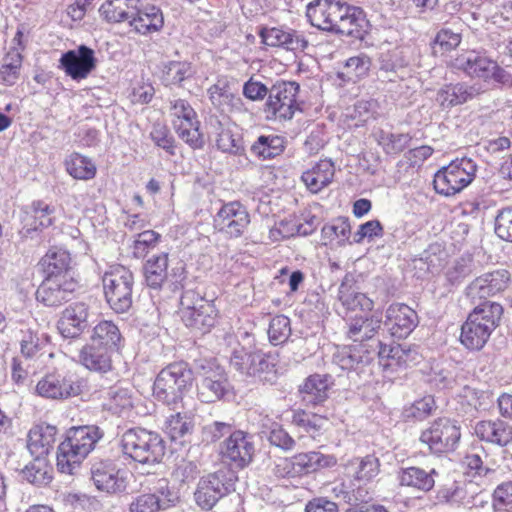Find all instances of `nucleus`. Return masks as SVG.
Here are the masks:
<instances>
[{"instance_id":"nucleus-20","label":"nucleus","mask_w":512,"mask_h":512,"mask_svg":"<svg viewBox=\"0 0 512 512\" xmlns=\"http://www.w3.org/2000/svg\"><path fill=\"white\" fill-rule=\"evenodd\" d=\"M91 479L95 487L107 494H119L126 490L127 483L123 471L109 458H94L90 467Z\"/></svg>"},{"instance_id":"nucleus-44","label":"nucleus","mask_w":512,"mask_h":512,"mask_svg":"<svg viewBox=\"0 0 512 512\" xmlns=\"http://www.w3.org/2000/svg\"><path fill=\"white\" fill-rule=\"evenodd\" d=\"M167 252L152 255L143 264V276L146 285L153 290H160L168 278Z\"/></svg>"},{"instance_id":"nucleus-38","label":"nucleus","mask_w":512,"mask_h":512,"mask_svg":"<svg viewBox=\"0 0 512 512\" xmlns=\"http://www.w3.org/2000/svg\"><path fill=\"white\" fill-rule=\"evenodd\" d=\"M472 304L473 308L466 318L485 325L493 333L500 326L504 314L503 305L492 300H478Z\"/></svg>"},{"instance_id":"nucleus-27","label":"nucleus","mask_w":512,"mask_h":512,"mask_svg":"<svg viewBox=\"0 0 512 512\" xmlns=\"http://www.w3.org/2000/svg\"><path fill=\"white\" fill-rule=\"evenodd\" d=\"M465 380L463 369L451 362L433 364L425 375V383L436 392L450 393Z\"/></svg>"},{"instance_id":"nucleus-6","label":"nucleus","mask_w":512,"mask_h":512,"mask_svg":"<svg viewBox=\"0 0 512 512\" xmlns=\"http://www.w3.org/2000/svg\"><path fill=\"white\" fill-rule=\"evenodd\" d=\"M462 438L461 421L454 417L439 416L429 422L419 436L431 455L442 457L454 453Z\"/></svg>"},{"instance_id":"nucleus-31","label":"nucleus","mask_w":512,"mask_h":512,"mask_svg":"<svg viewBox=\"0 0 512 512\" xmlns=\"http://www.w3.org/2000/svg\"><path fill=\"white\" fill-rule=\"evenodd\" d=\"M88 342L113 354H119L124 347L125 338L116 323L103 319L92 326Z\"/></svg>"},{"instance_id":"nucleus-22","label":"nucleus","mask_w":512,"mask_h":512,"mask_svg":"<svg viewBox=\"0 0 512 512\" xmlns=\"http://www.w3.org/2000/svg\"><path fill=\"white\" fill-rule=\"evenodd\" d=\"M257 34L262 44L272 48L303 52L308 47V41L300 31L285 25L274 27L261 25L257 29Z\"/></svg>"},{"instance_id":"nucleus-8","label":"nucleus","mask_w":512,"mask_h":512,"mask_svg":"<svg viewBox=\"0 0 512 512\" xmlns=\"http://www.w3.org/2000/svg\"><path fill=\"white\" fill-rule=\"evenodd\" d=\"M337 462L335 455L313 450L278 458L274 462L272 472L277 478L295 479L333 468Z\"/></svg>"},{"instance_id":"nucleus-61","label":"nucleus","mask_w":512,"mask_h":512,"mask_svg":"<svg viewBox=\"0 0 512 512\" xmlns=\"http://www.w3.org/2000/svg\"><path fill=\"white\" fill-rule=\"evenodd\" d=\"M446 257L447 252L444 244L439 241H434L430 243L422 253H420L418 258L413 259V261L415 263L420 262L426 266V272L433 273L443 266Z\"/></svg>"},{"instance_id":"nucleus-63","label":"nucleus","mask_w":512,"mask_h":512,"mask_svg":"<svg viewBox=\"0 0 512 512\" xmlns=\"http://www.w3.org/2000/svg\"><path fill=\"white\" fill-rule=\"evenodd\" d=\"M291 321L286 315L279 314L271 318L267 330L271 345L278 346L286 343L291 336Z\"/></svg>"},{"instance_id":"nucleus-10","label":"nucleus","mask_w":512,"mask_h":512,"mask_svg":"<svg viewBox=\"0 0 512 512\" xmlns=\"http://www.w3.org/2000/svg\"><path fill=\"white\" fill-rule=\"evenodd\" d=\"M477 164L468 157L456 158L434 175L433 187L437 194L451 197L461 192L475 178Z\"/></svg>"},{"instance_id":"nucleus-1","label":"nucleus","mask_w":512,"mask_h":512,"mask_svg":"<svg viewBox=\"0 0 512 512\" xmlns=\"http://www.w3.org/2000/svg\"><path fill=\"white\" fill-rule=\"evenodd\" d=\"M242 338L247 340V345L233 350L230 365L242 376L253 378L263 385H276L282 375L279 354L256 347L254 335L247 331Z\"/></svg>"},{"instance_id":"nucleus-21","label":"nucleus","mask_w":512,"mask_h":512,"mask_svg":"<svg viewBox=\"0 0 512 512\" xmlns=\"http://www.w3.org/2000/svg\"><path fill=\"white\" fill-rule=\"evenodd\" d=\"M90 306L82 301L68 305L57 322L59 333L66 339H76L92 328Z\"/></svg>"},{"instance_id":"nucleus-17","label":"nucleus","mask_w":512,"mask_h":512,"mask_svg":"<svg viewBox=\"0 0 512 512\" xmlns=\"http://www.w3.org/2000/svg\"><path fill=\"white\" fill-rule=\"evenodd\" d=\"M254 436L249 432L236 429L227 437L220 446V455L229 467L244 469L248 467L254 458Z\"/></svg>"},{"instance_id":"nucleus-47","label":"nucleus","mask_w":512,"mask_h":512,"mask_svg":"<svg viewBox=\"0 0 512 512\" xmlns=\"http://www.w3.org/2000/svg\"><path fill=\"white\" fill-rule=\"evenodd\" d=\"M458 67L467 75L489 82V76L495 67L496 61L490 59L485 54L471 51L466 56L458 58Z\"/></svg>"},{"instance_id":"nucleus-58","label":"nucleus","mask_w":512,"mask_h":512,"mask_svg":"<svg viewBox=\"0 0 512 512\" xmlns=\"http://www.w3.org/2000/svg\"><path fill=\"white\" fill-rule=\"evenodd\" d=\"M301 313L312 324L323 322L330 315L324 297L317 292L309 293L306 296Z\"/></svg>"},{"instance_id":"nucleus-30","label":"nucleus","mask_w":512,"mask_h":512,"mask_svg":"<svg viewBox=\"0 0 512 512\" xmlns=\"http://www.w3.org/2000/svg\"><path fill=\"white\" fill-rule=\"evenodd\" d=\"M217 315L218 311L214 301H202L199 306L181 311V319L185 326L201 335L211 331L216 324Z\"/></svg>"},{"instance_id":"nucleus-59","label":"nucleus","mask_w":512,"mask_h":512,"mask_svg":"<svg viewBox=\"0 0 512 512\" xmlns=\"http://www.w3.org/2000/svg\"><path fill=\"white\" fill-rule=\"evenodd\" d=\"M376 140L386 155H398L410 145L412 136L409 133H392L381 129L376 134Z\"/></svg>"},{"instance_id":"nucleus-24","label":"nucleus","mask_w":512,"mask_h":512,"mask_svg":"<svg viewBox=\"0 0 512 512\" xmlns=\"http://www.w3.org/2000/svg\"><path fill=\"white\" fill-rule=\"evenodd\" d=\"M384 317V328L397 339L407 338L419 324L417 312L405 303L390 304Z\"/></svg>"},{"instance_id":"nucleus-23","label":"nucleus","mask_w":512,"mask_h":512,"mask_svg":"<svg viewBox=\"0 0 512 512\" xmlns=\"http://www.w3.org/2000/svg\"><path fill=\"white\" fill-rule=\"evenodd\" d=\"M97 58L92 48L82 44L61 55L59 68L72 80L86 79L97 67Z\"/></svg>"},{"instance_id":"nucleus-43","label":"nucleus","mask_w":512,"mask_h":512,"mask_svg":"<svg viewBox=\"0 0 512 512\" xmlns=\"http://www.w3.org/2000/svg\"><path fill=\"white\" fill-rule=\"evenodd\" d=\"M475 95L473 86L467 83L444 84L437 92L436 101L443 110L462 105Z\"/></svg>"},{"instance_id":"nucleus-33","label":"nucleus","mask_w":512,"mask_h":512,"mask_svg":"<svg viewBox=\"0 0 512 512\" xmlns=\"http://www.w3.org/2000/svg\"><path fill=\"white\" fill-rule=\"evenodd\" d=\"M439 472L435 468L424 469L419 466L400 467L396 472V480L402 487L420 492H430L436 484Z\"/></svg>"},{"instance_id":"nucleus-62","label":"nucleus","mask_w":512,"mask_h":512,"mask_svg":"<svg viewBox=\"0 0 512 512\" xmlns=\"http://www.w3.org/2000/svg\"><path fill=\"white\" fill-rule=\"evenodd\" d=\"M326 9L327 0H314L306 6V17L313 27L329 33L334 26L331 24Z\"/></svg>"},{"instance_id":"nucleus-50","label":"nucleus","mask_w":512,"mask_h":512,"mask_svg":"<svg viewBox=\"0 0 512 512\" xmlns=\"http://www.w3.org/2000/svg\"><path fill=\"white\" fill-rule=\"evenodd\" d=\"M466 495L464 483L448 477L438 484L435 490L434 503L459 505L464 503Z\"/></svg>"},{"instance_id":"nucleus-16","label":"nucleus","mask_w":512,"mask_h":512,"mask_svg":"<svg viewBox=\"0 0 512 512\" xmlns=\"http://www.w3.org/2000/svg\"><path fill=\"white\" fill-rule=\"evenodd\" d=\"M207 97L211 105L222 113L240 112L244 105L239 96V81L228 74L216 76L215 82L207 88Z\"/></svg>"},{"instance_id":"nucleus-37","label":"nucleus","mask_w":512,"mask_h":512,"mask_svg":"<svg viewBox=\"0 0 512 512\" xmlns=\"http://www.w3.org/2000/svg\"><path fill=\"white\" fill-rule=\"evenodd\" d=\"M129 25L142 35L159 32L164 26V16L161 9L155 5L139 8L136 4Z\"/></svg>"},{"instance_id":"nucleus-19","label":"nucleus","mask_w":512,"mask_h":512,"mask_svg":"<svg viewBox=\"0 0 512 512\" xmlns=\"http://www.w3.org/2000/svg\"><path fill=\"white\" fill-rule=\"evenodd\" d=\"M511 281V273L504 268H497L482 273L473 279L465 289L466 296L475 303L478 300H489L504 292Z\"/></svg>"},{"instance_id":"nucleus-9","label":"nucleus","mask_w":512,"mask_h":512,"mask_svg":"<svg viewBox=\"0 0 512 512\" xmlns=\"http://www.w3.org/2000/svg\"><path fill=\"white\" fill-rule=\"evenodd\" d=\"M134 275L126 267L118 265L102 276L105 302L116 314L128 313L133 305Z\"/></svg>"},{"instance_id":"nucleus-34","label":"nucleus","mask_w":512,"mask_h":512,"mask_svg":"<svg viewBox=\"0 0 512 512\" xmlns=\"http://www.w3.org/2000/svg\"><path fill=\"white\" fill-rule=\"evenodd\" d=\"M114 355L87 341L79 350L78 361L88 371L104 375L113 370Z\"/></svg>"},{"instance_id":"nucleus-48","label":"nucleus","mask_w":512,"mask_h":512,"mask_svg":"<svg viewBox=\"0 0 512 512\" xmlns=\"http://www.w3.org/2000/svg\"><path fill=\"white\" fill-rule=\"evenodd\" d=\"M349 475L358 482H369L380 472V461L373 455L354 457L346 465Z\"/></svg>"},{"instance_id":"nucleus-53","label":"nucleus","mask_w":512,"mask_h":512,"mask_svg":"<svg viewBox=\"0 0 512 512\" xmlns=\"http://www.w3.org/2000/svg\"><path fill=\"white\" fill-rule=\"evenodd\" d=\"M459 403L467 408L465 412H479L484 411L488 408L491 403V395L488 391L471 387L469 385H463L461 390L457 394Z\"/></svg>"},{"instance_id":"nucleus-55","label":"nucleus","mask_w":512,"mask_h":512,"mask_svg":"<svg viewBox=\"0 0 512 512\" xmlns=\"http://www.w3.org/2000/svg\"><path fill=\"white\" fill-rule=\"evenodd\" d=\"M437 409L434 396L426 395L415 400L402 410V418L405 422H420L431 416Z\"/></svg>"},{"instance_id":"nucleus-39","label":"nucleus","mask_w":512,"mask_h":512,"mask_svg":"<svg viewBox=\"0 0 512 512\" xmlns=\"http://www.w3.org/2000/svg\"><path fill=\"white\" fill-rule=\"evenodd\" d=\"M288 145L285 136L275 133L259 135L250 147L251 154L260 161L281 156Z\"/></svg>"},{"instance_id":"nucleus-49","label":"nucleus","mask_w":512,"mask_h":512,"mask_svg":"<svg viewBox=\"0 0 512 512\" xmlns=\"http://www.w3.org/2000/svg\"><path fill=\"white\" fill-rule=\"evenodd\" d=\"M140 0H106L99 8L100 16L107 23H121L131 19L130 10L136 9Z\"/></svg>"},{"instance_id":"nucleus-13","label":"nucleus","mask_w":512,"mask_h":512,"mask_svg":"<svg viewBox=\"0 0 512 512\" xmlns=\"http://www.w3.org/2000/svg\"><path fill=\"white\" fill-rule=\"evenodd\" d=\"M57 221L56 207L43 199L33 200L21 208L20 237L23 240L41 239L45 229Z\"/></svg>"},{"instance_id":"nucleus-57","label":"nucleus","mask_w":512,"mask_h":512,"mask_svg":"<svg viewBox=\"0 0 512 512\" xmlns=\"http://www.w3.org/2000/svg\"><path fill=\"white\" fill-rule=\"evenodd\" d=\"M104 407L107 411L119 416L129 412L133 408L131 390L119 386L111 387Z\"/></svg>"},{"instance_id":"nucleus-54","label":"nucleus","mask_w":512,"mask_h":512,"mask_svg":"<svg viewBox=\"0 0 512 512\" xmlns=\"http://www.w3.org/2000/svg\"><path fill=\"white\" fill-rule=\"evenodd\" d=\"M370 66L371 60L367 55L353 56L346 60L343 70L337 73V77L344 82L357 83L368 75Z\"/></svg>"},{"instance_id":"nucleus-11","label":"nucleus","mask_w":512,"mask_h":512,"mask_svg":"<svg viewBox=\"0 0 512 512\" xmlns=\"http://www.w3.org/2000/svg\"><path fill=\"white\" fill-rule=\"evenodd\" d=\"M300 85L296 81L277 80L264 104L267 119L291 120L296 111L302 112L303 102L297 101Z\"/></svg>"},{"instance_id":"nucleus-28","label":"nucleus","mask_w":512,"mask_h":512,"mask_svg":"<svg viewBox=\"0 0 512 512\" xmlns=\"http://www.w3.org/2000/svg\"><path fill=\"white\" fill-rule=\"evenodd\" d=\"M71 255L61 247L52 246L37 264L43 279H75L71 275Z\"/></svg>"},{"instance_id":"nucleus-26","label":"nucleus","mask_w":512,"mask_h":512,"mask_svg":"<svg viewBox=\"0 0 512 512\" xmlns=\"http://www.w3.org/2000/svg\"><path fill=\"white\" fill-rule=\"evenodd\" d=\"M334 385L330 374L313 373L308 375L298 386L297 396L307 408L324 406Z\"/></svg>"},{"instance_id":"nucleus-5","label":"nucleus","mask_w":512,"mask_h":512,"mask_svg":"<svg viewBox=\"0 0 512 512\" xmlns=\"http://www.w3.org/2000/svg\"><path fill=\"white\" fill-rule=\"evenodd\" d=\"M123 454L140 464L161 463L166 453V443L156 431L143 427H132L120 437Z\"/></svg>"},{"instance_id":"nucleus-32","label":"nucleus","mask_w":512,"mask_h":512,"mask_svg":"<svg viewBox=\"0 0 512 512\" xmlns=\"http://www.w3.org/2000/svg\"><path fill=\"white\" fill-rule=\"evenodd\" d=\"M338 299L346 313L356 311L370 313L374 307V302L369 297L357 291L355 277L350 272L346 273L342 279L338 289Z\"/></svg>"},{"instance_id":"nucleus-40","label":"nucleus","mask_w":512,"mask_h":512,"mask_svg":"<svg viewBox=\"0 0 512 512\" xmlns=\"http://www.w3.org/2000/svg\"><path fill=\"white\" fill-rule=\"evenodd\" d=\"M160 81L167 88H183L184 83L195 75L193 64L189 61L170 60L162 63Z\"/></svg>"},{"instance_id":"nucleus-52","label":"nucleus","mask_w":512,"mask_h":512,"mask_svg":"<svg viewBox=\"0 0 512 512\" xmlns=\"http://www.w3.org/2000/svg\"><path fill=\"white\" fill-rule=\"evenodd\" d=\"M474 269V257L470 253H465L457 258L445 273V286L456 288L469 277Z\"/></svg>"},{"instance_id":"nucleus-36","label":"nucleus","mask_w":512,"mask_h":512,"mask_svg":"<svg viewBox=\"0 0 512 512\" xmlns=\"http://www.w3.org/2000/svg\"><path fill=\"white\" fill-rule=\"evenodd\" d=\"M345 9L344 17L338 25L337 35L363 40L371 28L365 11L361 7L349 4Z\"/></svg>"},{"instance_id":"nucleus-14","label":"nucleus","mask_w":512,"mask_h":512,"mask_svg":"<svg viewBox=\"0 0 512 512\" xmlns=\"http://www.w3.org/2000/svg\"><path fill=\"white\" fill-rule=\"evenodd\" d=\"M375 358V350L368 348V343H354L337 348L332 357L333 364L340 369L348 371V377L353 375L367 381L372 371L369 368Z\"/></svg>"},{"instance_id":"nucleus-41","label":"nucleus","mask_w":512,"mask_h":512,"mask_svg":"<svg viewBox=\"0 0 512 512\" xmlns=\"http://www.w3.org/2000/svg\"><path fill=\"white\" fill-rule=\"evenodd\" d=\"M166 432L172 442L184 446L192 442L195 417L188 412H176L166 420Z\"/></svg>"},{"instance_id":"nucleus-3","label":"nucleus","mask_w":512,"mask_h":512,"mask_svg":"<svg viewBox=\"0 0 512 512\" xmlns=\"http://www.w3.org/2000/svg\"><path fill=\"white\" fill-rule=\"evenodd\" d=\"M194 381L193 361H175L163 367L156 375L152 395L157 402L175 410L191 391Z\"/></svg>"},{"instance_id":"nucleus-18","label":"nucleus","mask_w":512,"mask_h":512,"mask_svg":"<svg viewBox=\"0 0 512 512\" xmlns=\"http://www.w3.org/2000/svg\"><path fill=\"white\" fill-rule=\"evenodd\" d=\"M251 222L250 214L240 201L224 203L214 217V226L229 239L241 237Z\"/></svg>"},{"instance_id":"nucleus-35","label":"nucleus","mask_w":512,"mask_h":512,"mask_svg":"<svg viewBox=\"0 0 512 512\" xmlns=\"http://www.w3.org/2000/svg\"><path fill=\"white\" fill-rule=\"evenodd\" d=\"M57 433V427L46 422L34 425L27 436V448L30 454L47 458L54 448Z\"/></svg>"},{"instance_id":"nucleus-7","label":"nucleus","mask_w":512,"mask_h":512,"mask_svg":"<svg viewBox=\"0 0 512 512\" xmlns=\"http://www.w3.org/2000/svg\"><path fill=\"white\" fill-rule=\"evenodd\" d=\"M237 481V472L227 466L200 477L193 493L195 504L202 511H211L221 499L236 490Z\"/></svg>"},{"instance_id":"nucleus-4","label":"nucleus","mask_w":512,"mask_h":512,"mask_svg":"<svg viewBox=\"0 0 512 512\" xmlns=\"http://www.w3.org/2000/svg\"><path fill=\"white\" fill-rule=\"evenodd\" d=\"M193 369L199 378L197 397L202 403L227 401L235 396L229 374L217 358L199 355L193 358Z\"/></svg>"},{"instance_id":"nucleus-56","label":"nucleus","mask_w":512,"mask_h":512,"mask_svg":"<svg viewBox=\"0 0 512 512\" xmlns=\"http://www.w3.org/2000/svg\"><path fill=\"white\" fill-rule=\"evenodd\" d=\"M22 52L17 48H11L4 56V63L0 66V78L7 86L16 84L20 77L23 63Z\"/></svg>"},{"instance_id":"nucleus-64","label":"nucleus","mask_w":512,"mask_h":512,"mask_svg":"<svg viewBox=\"0 0 512 512\" xmlns=\"http://www.w3.org/2000/svg\"><path fill=\"white\" fill-rule=\"evenodd\" d=\"M492 512H512V480L499 483L491 495Z\"/></svg>"},{"instance_id":"nucleus-45","label":"nucleus","mask_w":512,"mask_h":512,"mask_svg":"<svg viewBox=\"0 0 512 512\" xmlns=\"http://www.w3.org/2000/svg\"><path fill=\"white\" fill-rule=\"evenodd\" d=\"M53 473V466L46 457L33 456V460L20 470L19 475L31 485L46 487L52 482Z\"/></svg>"},{"instance_id":"nucleus-42","label":"nucleus","mask_w":512,"mask_h":512,"mask_svg":"<svg viewBox=\"0 0 512 512\" xmlns=\"http://www.w3.org/2000/svg\"><path fill=\"white\" fill-rule=\"evenodd\" d=\"M335 175L334 163L330 159H322L311 169L302 173L301 180L308 190L318 193L332 183Z\"/></svg>"},{"instance_id":"nucleus-29","label":"nucleus","mask_w":512,"mask_h":512,"mask_svg":"<svg viewBox=\"0 0 512 512\" xmlns=\"http://www.w3.org/2000/svg\"><path fill=\"white\" fill-rule=\"evenodd\" d=\"M474 434L480 441L493 446L508 448L512 445V425L501 418L476 422Z\"/></svg>"},{"instance_id":"nucleus-2","label":"nucleus","mask_w":512,"mask_h":512,"mask_svg":"<svg viewBox=\"0 0 512 512\" xmlns=\"http://www.w3.org/2000/svg\"><path fill=\"white\" fill-rule=\"evenodd\" d=\"M105 431L98 425H80L68 428L57 449L59 472L73 475L83 460L95 449Z\"/></svg>"},{"instance_id":"nucleus-12","label":"nucleus","mask_w":512,"mask_h":512,"mask_svg":"<svg viewBox=\"0 0 512 512\" xmlns=\"http://www.w3.org/2000/svg\"><path fill=\"white\" fill-rule=\"evenodd\" d=\"M85 380L72 372L45 374L36 384V395L53 400H65L79 396L85 388Z\"/></svg>"},{"instance_id":"nucleus-15","label":"nucleus","mask_w":512,"mask_h":512,"mask_svg":"<svg viewBox=\"0 0 512 512\" xmlns=\"http://www.w3.org/2000/svg\"><path fill=\"white\" fill-rule=\"evenodd\" d=\"M181 502L179 491L162 478L154 487V492L141 493L133 497L129 512H161L176 507Z\"/></svg>"},{"instance_id":"nucleus-60","label":"nucleus","mask_w":512,"mask_h":512,"mask_svg":"<svg viewBox=\"0 0 512 512\" xmlns=\"http://www.w3.org/2000/svg\"><path fill=\"white\" fill-rule=\"evenodd\" d=\"M65 166L74 179L90 180L96 175V166L92 160L76 152L65 160Z\"/></svg>"},{"instance_id":"nucleus-46","label":"nucleus","mask_w":512,"mask_h":512,"mask_svg":"<svg viewBox=\"0 0 512 512\" xmlns=\"http://www.w3.org/2000/svg\"><path fill=\"white\" fill-rule=\"evenodd\" d=\"M466 320L461 325L459 341L469 352L481 351L489 341L492 332L485 325Z\"/></svg>"},{"instance_id":"nucleus-25","label":"nucleus","mask_w":512,"mask_h":512,"mask_svg":"<svg viewBox=\"0 0 512 512\" xmlns=\"http://www.w3.org/2000/svg\"><path fill=\"white\" fill-rule=\"evenodd\" d=\"M78 286L76 279H43L35 298L46 307L58 308L74 298Z\"/></svg>"},{"instance_id":"nucleus-51","label":"nucleus","mask_w":512,"mask_h":512,"mask_svg":"<svg viewBox=\"0 0 512 512\" xmlns=\"http://www.w3.org/2000/svg\"><path fill=\"white\" fill-rule=\"evenodd\" d=\"M351 235V225L348 217L338 216L331 219L321 228V239L324 245L331 244L338 240L339 246H344L349 242Z\"/></svg>"}]
</instances>
